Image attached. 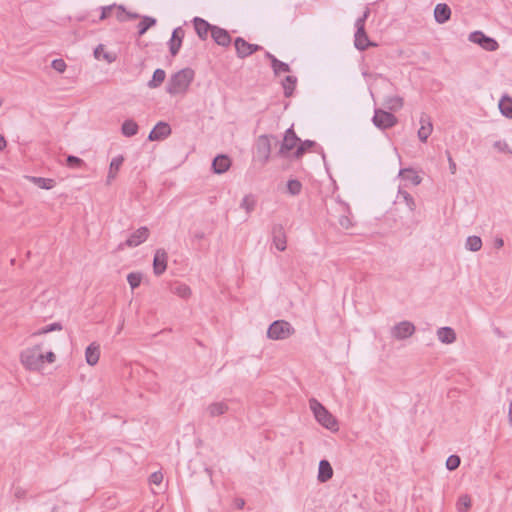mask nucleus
<instances>
[{"instance_id":"nucleus-51","label":"nucleus","mask_w":512,"mask_h":512,"mask_svg":"<svg viewBox=\"0 0 512 512\" xmlns=\"http://www.w3.org/2000/svg\"><path fill=\"white\" fill-rule=\"evenodd\" d=\"M339 224L344 229H349L352 227V221L348 216H341L339 218Z\"/></svg>"},{"instance_id":"nucleus-18","label":"nucleus","mask_w":512,"mask_h":512,"mask_svg":"<svg viewBox=\"0 0 512 512\" xmlns=\"http://www.w3.org/2000/svg\"><path fill=\"white\" fill-rule=\"evenodd\" d=\"M451 17V9L447 4L439 3L434 9L435 21L439 24L446 23Z\"/></svg>"},{"instance_id":"nucleus-15","label":"nucleus","mask_w":512,"mask_h":512,"mask_svg":"<svg viewBox=\"0 0 512 512\" xmlns=\"http://www.w3.org/2000/svg\"><path fill=\"white\" fill-rule=\"evenodd\" d=\"M167 253L164 249H157L153 259V270L155 275L163 274L167 268Z\"/></svg>"},{"instance_id":"nucleus-35","label":"nucleus","mask_w":512,"mask_h":512,"mask_svg":"<svg viewBox=\"0 0 512 512\" xmlns=\"http://www.w3.org/2000/svg\"><path fill=\"white\" fill-rule=\"evenodd\" d=\"M171 291L173 294H175L183 299H187L191 295L190 287L184 283H175L172 286Z\"/></svg>"},{"instance_id":"nucleus-3","label":"nucleus","mask_w":512,"mask_h":512,"mask_svg":"<svg viewBox=\"0 0 512 512\" xmlns=\"http://www.w3.org/2000/svg\"><path fill=\"white\" fill-rule=\"evenodd\" d=\"M21 363L28 370H40L44 364V354H42V347L35 345L34 347L27 348L21 352Z\"/></svg>"},{"instance_id":"nucleus-64","label":"nucleus","mask_w":512,"mask_h":512,"mask_svg":"<svg viewBox=\"0 0 512 512\" xmlns=\"http://www.w3.org/2000/svg\"><path fill=\"white\" fill-rule=\"evenodd\" d=\"M52 512H57V508H56V507H54V508H53V510H52Z\"/></svg>"},{"instance_id":"nucleus-47","label":"nucleus","mask_w":512,"mask_h":512,"mask_svg":"<svg viewBox=\"0 0 512 512\" xmlns=\"http://www.w3.org/2000/svg\"><path fill=\"white\" fill-rule=\"evenodd\" d=\"M493 147L503 153H508V154L512 153V150L510 149V147L506 141H502V140L495 141L493 144Z\"/></svg>"},{"instance_id":"nucleus-56","label":"nucleus","mask_w":512,"mask_h":512,"mask_svg":"<svg viewBox=\"0 0 512 512\" xmlns=\"http://www.w3.org/2000/svg\"><path fill=\"white\" fill-rule=\"evenodd\" d=\"M53 363L55 361V354L53 352H48L44 355V362Z\"/></svg>"},{"instance_id":"nucleus-26","label":"nucleus","mask_w":512,"mask_h":512,"mask_svg":"<svg viewBox=\"0 0 512 512\" xmlns=\"http://www.w3.org/2000/svg\"><path fill=\"white\" fill-rule=\"evenodd\" d=\"M234 46L238 57L245 58L251 55V44L245 41L243 38L237 37L234 41Z\"/></svg>"},{"instance_id":"nucleus-31","label":"nucleus","mask_w":512,"mask_h":512,"mask_svg":"<svg viewBox=\"0 0 512 512\" xmlns=\"http://www.w3.org/2000/svg\"><path fill=\"white\" fill-rule=\"evenodd\" d=\"M27 179L37 185L41 189H52L55 185V181L50 178L27 176Z\"/></svg>"},{"instance_id":"nucleus-44","label":"nucleus","mask_w":512,"mask_h":512,"mask_svg":"<svg viewBox=\"0 0 512 512\" xmlns=\"http://www.w3.org/2000/svg\"><path fill=\"white\" fill-rule=\"evenodd\" d=\"M460 457L457 455H451L446 460V467L448 470L453 471L457 469L460 465Z\"/></svg>"},{"instance_id":"nucleus-41","label":"nucleus","mask_w":512,"mask_h":512,"mask_svg":"<svg viewBox=\"0 0 512 512\" xmlns=\"http://www.w3.org/2000/svg\"><path fill=\"white\" fill-rule=\"evenodd\" d=\"M287 190H288L289 194H291L292 196H296V195L300 194V192L302 190V184L300 181H298L296 179H291L287 183Z\"/></svg>"},{"instance_id":"nucleus-63","label":"nucleus","mask_w":512,"mask_h":512,"mask_svg":"<svg viewBox=\"0 0 512 512\" xmlns=\"http://www.w3.org/2000/svg\"><path fill=\"white\" fill-rule=\"evenodd\" d=\"M244 504H245V502H244L243 499H240V500L237 501V507L240 508V509L243 508Z\"/></svg>"},{"instance_id":"nucleus-21","label":"nucleus","mask_w":512,"mask_h":512,"mask_svg":"<svg viewBox=\"0 0 512 512\" xmlns=\"http://www.w3.org/2000/svg\"><path fill=\"white\" fill-rule=\"evenodd\" d=\"M231 165V161L226 155H218L212 162V169L216 174H222L226 172Z\"/></svg>"},{"instance_id":"nucleus-46","label":"nucleus","mask_w":512,"mask_h":512,"mask_svg":"<svg viewBox=\"0 0 512 512\" xmlns=\"http://www.w3.org/2000/svg\"><path fill=\"white\" fill-rule=\"evenodd\" d=\"M67 165L70 168H81L82 166L85 165V163L81 158L73 156V155H69L67 157Z\"/></svg>"},{"instance_id":"nucleus-54","label":"nucleus","mask_w":512,"mask_h":512,"mask_svg":"<svg viewBox=\"0 0 512 512\" xmlns=\"http://www.w3.org/2000/svg\"><path fill=\"white\" fill-rule=\"evenodd\" d=\"M126 14H127V12L125 11L123 6L117 7L116 17L119 21H121V22L126 21Z\"/></svg>"},{"instance_id":"nucleus-40","label":"nucleus","mask_w":512,"mask_h":512,"mask_svg":"<svg viewBox=\"0 0 512 512\" xmlns=\"http://www.w3.org/2000/svg\"><path fill=\"white\" fill-rule=\"evenodd\" d=\"M296 81L297 79L294 76H286L283 80L282 86L286 97H290L292 95L295 89Z\"/></svg>"},{"instance_id":"nucleus-55","label":"nucleus","mask_w":512,"mask_h":512,"mask_svg":"<svg viewBox=\"0 0 512 512\" xmlns=\"http://www.w3.org/2000/svg\"><path fill=\"white\" fill-rule=\"evenodd\" d=\"M448 163H449V170H450L451 174H455L456 173V163L454 162V160L452 159V157L449 153H448Z\"/></svg>"},{"instance_id":"nucleus-16","label":"nucleus","mask_w":512,"mask_h":512,"mask_svg":"<svg viewBox=\"0 0 512 512\" xmlns=\"http://www.w3.org/2000/svg\"><path fill=\"white\" fill-rule=\"evenodd\" d=\"M433 131V124L430 116L425 113H422L420 117V128L418 130V138L422 142H426L428 137L431 135Z\"/></svg>"},{"instance_id":"nucleus-8","label":"nucleus","mask_w":512,"mask_h":512,"mask_svg":"<svg viewBox=\"0 0 512 512\" xmlns=\"http://www.w3.org/2000/svg\"><path fill=\"white\" fill-rule=\"evenodd\" d=\"M149 234L150 231L147 227H140L128 237L125 243L120 244L119 247L121 249H123L124 246L137 247L147 240Z\"/></svg>"},{"instance_id":"nucleus-19","label":"nucleus","mask_w":512,"mask_h":512,"mask_svg":"<svg viewBox=\"0 0 512 512\" xmlns=\"http://www.w3.org/2000/svg\"><path fill=\"white\" fill-rule=\"evenodd\" d=\"M193 23L197 35L202 40H205L208 37L209 32L212 33V28L214 26H211L206 20L199 17H195Z\"/></svg>"},{"instance_id":"nucleus-24","label":"nucleus","mask_w":512,"mask_h":512,"mask_svg":"<svg viewBox=\"0 0 512 512\" xmlns=\"http://www.w3.org/2000/svg\"><path fill=\"white\" fill-rule=\"evenodd\" d=\"M265 56L267 59L271 61L272 69L275 73V75H279L281 73H288L290 72V67L287 63H284L280 60H278L273 54L270 52H266Z\"/></svg>"},{"instance_id":"nucleus-14","label":"nucleus","mask_w":512,"mask_h":512,"mask_svg":"<svg viewBox=\"0 0 512 512\" xmlns=\"http://www.w3.org/2000/svg\"><path fill=\"white\" fill-rule=\"evenodd\" d=\"M299 141H300V139L297 137L294 130L292 128H289L285 132L284 139L281 144L279 153L281 155L285 156L288 152H290L297 146Z\"/></svg>"},{"instance_id":"nucleus-36","label":"nucleus","mask_w":512,"mask_h":512,"mask_svg":"<svg viewBox=\"0 0 512 512\" xmlns=\"http://www.w3.org/2000/svg\"><path fill=\"white\" fill-rule=\"evenodd\" d=\"M94 56L96 59H105L108 63H112L116 60V56L113 53L105 52L104 45L99 44L94 50Z\"/></svg>"},{"instance_id":"nucleus-52","label":"nucleus","mask_w":512,"mask_h":512,"mask_svg":"<svg viewBox=\"0 0 512 512\" xmlns=\"http://www.w3.org/2000/svg\"><path fill=\"white\" fill-rule=\"evenodd\" d=\"M115 8H116L115 5L102 7V12H101V15H100V20H104V19L108 18L110 16V12L113 9H115Z\"/></svg>"},{"instance_id":"nucleus-13","label":"nucleus","mask_w":512,"mask_h":512,"mask_svg":"<svg viewBox=\"0 0 512 512\" xmlns=\"http://www.w3.org/2000/svg\"><path fill=\"white\" fill-rule=\"evenodd\" d=\"M395 205L404 204L409 212L413 213L416 210V202L413 196L404 189V187L399 186L397 196L394 200Z\"/></svg>"},{"instance_id":"nucleus-10","label":"nucleus","mask_w":512,"mask_h":512,"mask_svg":"<svg viewBox=\"0 0 512 512\" xmlns=\"http://www.w3.org/2000/svg\"><path fill=\"white\" fill-rule=\"evenodd\" d=\"M274 246L279 251H284L287 247V237L282 224H274L271 229Z\"/></svg>"},{"instance_id":"nucleus-22","label":"nucleus","mask_w":512,"mask_h":512,"mask_svg":"<svg viewBox=\"0 0 512 512\" xmlns=\"http://www.w3.org/2000/svg\"><path fill=\"white\" fill-rule=\"evenodd\" d=\"M333 476V469L328 460H321L318 468V481L325 483L330 480Z\"/></svg>"},{"instance_id":"nucleus-20","label":"nucleus","mask_w":512,"mask_h":512,"mask_svg":"<svg viewBox=\"0 0 512 512\" xmlns=\"http://www.w3.org/2000/svg\"><path fill=\"white\" fill-rule=\"evenodd\" d=\"M100 358V345L96 342L91 343L85 350V359L87 364L94 366Z\"/></svg>"},{"instance_id":"nucleus-12","label":"nucleus","mask_w":512,"mask_h":512,"mask_svg":"<svg viewBox=\"0 0 512 512\" xmlns=\"http://www.w3.org/2000/svg\"><path fill=\"white\" fill-rule=\"evenodd\" d=\"M171 132L172 130L170 125L166 122L160 121L150 131L148 139L150 141H161L166 139L171 134Z\"/></svg>"},{"instance_id":"nucleus-49","label":"nucleus","mask_w":512,"mask_h":512,"mask_svg":"<svg viewBox=\"0 0 512 512\" xmlns=\"http://www.w3.org/2000/svg\"><path fill=\"white\" fill-rule=\"evenodd\" d=\"M52 68L59 73H63L66 69V63L63 59H55L51 64Z\"/></svg>"},{"instance_id":"nucleus-39","label":"nucleus","mask_w":512,"mask_h":512,"mask_svg":"<svg viewBox=\"0 0 512 512\" xmlns=\"http://www.w3.org/2000/svg\"><path fill=\"white\" fill-rule=\"evenodd\" d=\"M155 24H156V19L155 18H152V17H149V16H144L142 18V20L138 24V34H139V36L144 35L147 32V30L149 28H151L152 26H154Z\"/></svg>"},{"instance_id":"nucleus-32","label":"nucleus","mask_w":512,"mask_h":512,"mask_svg":"<svg viewBox=\"0 0 512 512\" xmlns=\"http://www.w3.org/2000/svg\"><path fill=\"white\" fill-rule=\"evenodd\" d=\"M228 410V405L225 402H215L207 407V412L211 417L223 415Z\"/></svg>"},{"instance_id":"nucleus-9","label":"nucleus","mask_w":512,"mask_h":512,"mask_svg":"<svg viewBox=\"0 0 512 512\" xmlns=\"http://www.w3.org/2000/svg\"><path fill=\"white\" fill-rule=\"evenodd\" d=\"M415 326L409 321H402L393 326L391 334L395 339L403 340L413 335Z\"/></svg>"},{"instance_id":"nucleus-11","label":"nucleus","mask_w":512,"mask_h":512,"mask_svg":"<svg viewBox=\"0 0 512 512\" xmlns=\"http://www.w3.org/2000/svg\"><path fill=\"white\" fill-rule=\"evenodd\" d=\"M256 153L257 157L263 162L266 163L270 157L271 153V143L270 139L266 135H261L256 142Z\"/></svg>"},{"instance_id":"nucleus-42","label":"nucleus","mask_w":512,"mask_h":512,"mask_svg":"<svg viewBox=\"0 0 512 512\" xmlns=\"http://www.w3.org/2000/svg\"><path fill=\"white\" fill-rule=\"evenodd\" d=\"M471 507V499L468 495H462L457 502L458 512H467Z\"/></svg>"},{"instance_id":"nucleus-37","label":"nucleus","mask_w":512,"mask_h":512,"mask_svg":"<svg viewBox=\"0 0 512 512\" xmlns=\"http://www.w3.org/2000/svg\"><path fill=\"white\" fill-rule=\"evenodd\" d=\"M256 202L254 195H245L240 203V208L244 209L247 214H250L255 209Z\"/></svg>"},{"instance_id":"nucleus-58","label":"nucleus","mask_w":512,"mask_h":512,"mask_svg":"<svg viewBox=\"0 0 512 512\" xmlns=\"http://www.w3.org/2000/svg\"><path fill=\"white\" fill-rule=\"evenodd\" d=\"M504 246V240L501 238V237H497L495 240H494V247L496 249H500Z\"/></svg>"},{"instance_id":"nucleus-30","label":"nucleus","mask_w":512,"mask_h":512,"mask_svg":"<svg viewBox=\"0 0 512 512\" xmlns=\"http://www.w3.org/2000/svg\"><path fill=\"white\" fill-rule=\"evenodd\" d=\"M399 176L403 177L404 180L411 182L414 186L419 185L422 181L421 177L410 168L401 169Z\"/></svg>"},{"instance_id":"nucleus-38","label":"nucleus","mask_w":512,"mask_h":512,"mask_svg":"<svg viewBox=\"0 0 512 512\" xmlns=\"http://www.w3.org/2000/svg\"><path fill=\"white\" fill-rule=\"evenodd\" d=\"M465 248L472 252H477L482 248V240L479 236H469L466 239Z\"/></svg>"},{"instance_id":"nucleus-6","label":"nucleus","mask_w":512,"mask_h":512,"mask_svg":"<svg viewBox=\"0 0 512 512\" xmlns=\"http://www.w3.org/2000/svg\"><path fill=\"white\" fill-rule=\"evenodd\" d=\"M372 122L377 128L385 130L395 126L397 124V118L390 112L375 109Z\"/></svg>"},{"instance_id":"nucleus-1","label":"nucleus","mask_w":512,"mask_h":512,"mask_svg":"<svg viewBox=\"0 0 512 512\" xmlns=\"http://www.w3.org/2000/svg\"><path fill=\"white\" fill-rule=\"evenodd\" d=\"M195 73L191 68H184L174 73L166 86L170 95L185 94L194 79Z\"/></svg>"},{"instance_id":"nucleus-25","label":"nucleus","mask_w":512,"mask_h":512,"mask_svg":"<svg viewBox=\"0 0 512 512\" xmlns=\"http://www.w3.org/2000/svg\"><path fill=\"white\" fill-rule=\"evenodd\" d=\"M437 337L444 344H452L456 340V333L451 327H441L437 330Z\"/></svg>"},{"instance_id":"nucleus-4","label":"nucleus","mask_w":512,"mask_h":512,"mask_svg":"<svg viewBox=\"0 0 512 512\" xmlns=\"http://www.w3.org/2000/svg\"><path fill=\"white\" fill-rule=\"evenodd\" d=\"M294 333L292 325L284 320L274 321L268 328L267 336L273 340L287 339Z\"/></svg>"},{"instance_id":"nucleus-57","label":"nucleus","mask_w":512,"mask_h":512,"mask_svg":"<svg viewBox=\"0 0 512 512\" xmlns=\"http://www.w3.org/2000/svg\"><path fill=\"white\" fill-rule=\"evenodd\" d=\"M369 14H370V9L366 8L362 17L357 19V20H362L361 23L363 24V27H365V22H366L367 18L369 17Z\"/></svg>"},{"instance_id":"nucleus-60","label":"nucleus","mask_w":512,"mask_h":512,"mask_svg":"<svg viewBox=\"0 0 512 512\" xmlns=\"http://www.w3.org/2000/svg\"><path fill=\"white\" fill-rule=\"evenodd\" d=\"M261 49H262V47H261V46H259V45H257V44H251V48H250V50H251V54H253L254 52H256V51H258V50H261Z\"/></svg>"},{"instance_id":"nucleus-43","label":"nucleus","mask_w":512,"mask_h":512,"mask_svg":"<svg viewBox=\"0 0 512 512\" xmlns=\"http://www.w3.org/2000/svg\"><path fill=\"white\" fill-rule=\"evenodd\" d=\"M127 281L132 289L137 288L142 281V275L140 273L132 272L128 274Z\"/></svg>"},{"instance_id":"nucleus-62","label":"nucleus","mask_w":512,"mask_h":512,"mask_svg":"<svg viewBox=\"0 0 512 512\" xmlns=\"http://www.w3.org/2000/svg\"><path fill=\"white\" fill-rule=\"evenodd\" d=\"M508 419H509V424L512 426V402H510V404H509Z\"/></svg>"},{"instance_id":"nucleus-50","label":"nucleus","mask_w":512,"mask_h":512,"mask_svg":"<svg viewBox=\"0 0 512 512\" xmlns=\"http://www.w3.org/2000/svg\"><path fill=\"white\" fill-rule=\"evenodd\" d=\"M163 480V474L161 472H154L150 476V483L159 485Z\"/></svg>"},{"instance_id":"nucleus-29","label":"nucleus","mask_w":512,"mask_h":512,"mask_svg":"<svg viewBox=\"0 0 512 512\" xmlns=\"http://www.w3.org/2000/svg\"><path fill=\"white\" fill-rule=\"evenodd\" d=\"M138 130V124L132 119L125 120L121 126V132L126 137H132L136 135L138 133Z\"/></svg>"},{"instance_id":"nucleus-34","label":"nucleus","mask_w":512,"mask_h":512,"mask_svg":"<svg viewBox=\"0 0 512 512\" xmlns=\"http://www.w3.org/2000/svg\"><path fill=\"white\" fill-rule=\"evenodd\" d=\"M166 73L163 69H156L153 73L152 79L148 81L147 85L149 88L154 89L159 87L165 80Z\"/></svg>"},{"instance_id":"nucleus-7","label":"nucleus","mask_w":512,"mask_h":512,"mask_svg":"<svg viewBox=\"0 0 512 512\" xmlns=\"http://www.w3.org/2000/svg\"><path fill=\"white\" fill-rule=\"evenodd\" d=\"M361 22L362 20H356L355 22L356 32L354 45L358 50L364 51L370 46H376V44L369 40L367 33L365 31V27H363V24Z\"/></svg>"},{"instance_id":"nucleus-59","label":"nucleus","mask_w":512,"mask_h":512,"mask_svg":"<svg viewBox=\"0 0 512 512\" xmlns=\"http://www.w3.org/2000/svg\"><path fill=\"white\" fill-rule=\"evenodd\" d=\"M6 147V140L4 136L0 134V151L3 150Z\"/></svg>"},{"instance_id":"nucleus-23","label":"nucleus","mask_w":512,"mask_h":512,"mask_svg":"<svg viewBox=\"0 0 512 512\" xmlns=\"http://www.w3.org/2000/svg\"><path fill=\"white\" fill-rule=\"evenodd\" d=\"M211 36L214 39V41L221 46H228L231 42V37L229 33L225 29H222L217 26L212 28Z\"/></svg>"},{"instance_id":"nucleus-53","label":"nucleus","mask_w":512,"mask_h":512,"mask_svg":"<svg viewBox=\"0 0 512 512\" xmlns=\"http://www.w3.org/2000/svg\"><path fill=\"white\" fill-rule=\"evenodd\" d=\"M26 490L22 487H15L14 488V497L17 499H23L26 497Z\"/></svg>"},{"instance_id":"nucleus-48","label":"nucleus","mask_w":512,"mask_h":512,"mask_svg":"<svg viewBox=\"0 0 512 512\" xmlns=\"http://www.w3.org/2000/svg\"><path fill=\"white\" fill-rule=\"evenodd\" d=\"M315 144V142L306 140L303 142L295 151L296 157H300L307 149L312 147Z\"/></svg>"},{"instance_id":"nucleus-45","label":"nucleus","mask_w":512,"mask_h":512,"mask_svg":"<svg viewBox=\"0 0 512 512\" xmlns=\"http://www.w3.org/2000/svg\"><path fill=\"white\" fill-rule=\"evenodd\" d=\"M61 329H62V326L60 323H52V324H49V325L45 326L44 328L38 330L37 332L33 333V336L46 334V333L56 331V330H61Z\"/></svg>"},{"instance_id":"nucleus-5","label":"nucleus","mask_w":512,"mask_h":512,"mask_svg":"<svg viewBox=\"0 0 512 512\" xmlns=\"http://www.w3.org/2000/svg\"><path fill=\"white\" fill-rule=\"evenodd\" d=\"M468 40L479 45L486 51L492 52L499 48L498 42L494 38L486 36L482 31H474L470 33Z\"/></svg>"},{"instance_id":"nucleus-28","label":"nucleus","mask_w":512,"mask_h":512,"mask_svg":"<svg viewBox=\"0 0 512 512\" xmlns=\"http://www.w3.org/2000/svg\"><path fill=\"white\" fill-rule=\"evenodd\" d=\"M499 110L503 116L512 119V98L504 95L499 101Z\"/></svg>"},{"instance_id":"nucleus-61","label":"nucleus","mask_w":512,"mask_h":512,"mask_svg":"<svg viewBox=\"0 0 512 512\" xmlns=\"http://www.w3.org/2000/svg\"><path fill=\"white\" fill-rule=\"evenodd\" d=\"M136 18H139V15L136 14V13H131V12H127L126 14V20L127 19H136Z\"/></svg>"},{"instance_id":"nucleus-27","label":"nucleus","mask_w":512,"mask_h":512,"mask_svg":"<svg viewBox=\"0 0 512 512\" xmlns=\"http://www.w3.org/2000/svg\"><path fill=\"white\" fill-rule=\"evenodd\" d=\"M123 162H124V157L122 155L114 157L111 160L110 166H109V172H108V176H107V183H110L113 179L116 178V175H117L120 167L122 166Z\"/></svg>"},{"instance_id":"nucleus-2","label":"nucleus","mask_w":512,"mask_h":512,"mask_svg":"<svg viewBox=\"0 0 512 512\" xmlns=\"http://www.w3.org/2000/svg\"><path fill=\"white\" fill-rule=\"evenodd\" d=\"M309 407L319 424L331 431L338 430L337 420L319 401L314 398L310 399Z\"/></svg>"},{"instance_id":"nucleus-17","label":"nucleus","mask_w":512,"mask_h":512,"mask_svg":"<svg viewBox=\"0 0 512 512\" xmlns=\"http://www.w3.org/2000/svg\"><path fill=\"white\" fill-rule=\"evenodd\" d=\"M184 37V30L181 27H177L172 32V37L169 41V51L172 56H176L181 48L182 40Z\"/></svg>"},{"instance_id":"nucleus-33","label":"nucleus","mask_w":512,"mask_h":512,"mask_svg":"<svg viewBox=\"0 0 512 512\" xmlns=\"http://www.w3.org/2000/svg\"><path fill=\"white\" fill-rule=\"evenodd\" d=\"M404 101L400 96H388L385 99L384 105L387 109L397 111L403 107Z\"/></svg>"}]
</instances>
